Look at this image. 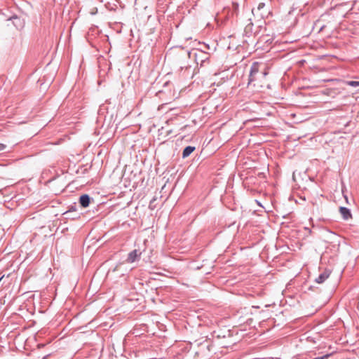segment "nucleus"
<instances>
[{
    "mask_svg": "<svg viewBox=\"0 0 359 359\" xmlns=\"http://www.w3.org/2000/svg\"><path fill=\"white\" fill-rule=\"evenodd\" d=\"M263 76L266 75V73H262Z\"/></svg>",
    "mask_w": 359,
    "mask_h": 359,
    "instance_id": "a211bd4d",
    "label": "nucleus"
},
{
    "mask_svg": "<svg viewBox=\"0 0 359 359\" xmlns=\"http://www.w3.org/2000/svg\"><path fill=\"white\" fill-rule=\"evenodd\" d=\"M194 150H195V147H194L187 146L183 150L182 157L183 158L188 157Z\"/></svg>",
    "mask_w": 359,
    "mask_h": 359,
    "instance_id": "1a4fd4ad",
    "label": "nucleus"
},
{
    "mask_svg": "<svg viewBox=\"0 0 359 359\" xmlns=\"http://www.w3.org/2000/svg\"><path fill=\"white\" fill-rule=\"evenodd\" d=\"M6 148V145L2 143H0V151H4Z\"/></svg>",
    "mask_w": 359,
    "mask_h": 359,
    "instance_id": "ddd939ff",
    "label": "nucleus"
},
{
    "mask_svg": "<svg viewBox=\"0 0 359 359\" xmlns=\"http://www.w3.org/2000/svg\"><path fill=\"white\" fill-rule=\"evenodd\" d=\"M347 84L350 86L357 87L359 86V81H347Z\"/></svg>",
    "mask_w": 359,
    "mask_h": 359,
    "instance_id": "9b49d317",
    "label": "nucleus"
},
{
    "mask_svg": "<svg viewBox=\"0 0 359 359\" xmlns=\"http://www.w3.org/2000/svg\"><path fill=\"white\" fill-rule=\"evenodd\" d=\"M264 8H265V4L262 2V3L259 4V5L256 9L255 8L252 9V13L255 16L257 15V17L262 19L266 16V15L267 13L266 11H264Z\"/></svg>",
    "mask_w": 359,
    "mask_h": 359,
    "instance_id": "7ed1b4c3",
    "label": "nucleus"
},
{
    "mask_svg": "<svg viewBox=\"0 0 359 359\" xmlns=\"http://www.w3.org/2000/svg\"><path fill=\"white\" fill-rule=\"evenodd\" d=\"M2 278H3V277L0 278V281L1 280Z\"/></svg>",
    "mask_w": 359,
    "mask_h": 359,
    "instance_id": "aec40b11",
    "label": "nucleus"
},
{
    "mask_svg": "<svg viewBox=\"0 0 359 359\" xmlns=\"http://www.w3.org/2000/svg\"><path fill=\"white\" fill-rule=\"evenodd\" d=\"M339 212L341 215L344 219L347 220L352 217V215L351 213V211L348 208L345 207H340L339 208Z\"/></svg>",
    "mask_w": 359,
    "mask_h": 359,
    "instance_id": "423d86ee",
    "label": "nucleus"
},
{
    "mask_svg": "<svg viewBox=\"0 0 359 359\" xmlns=\"http://www.w3.org/2000/svg\"><path fill=\"white\" fill-rule=\"evenodd\" d=\"M2 278H3V277L0 278V281L1 280Z\"/></svg>",
    "mask_w": 359,
    "mask_h": 359,
    "instance_id": "6ab92c4d",
    "label": "nucleus"
},
{
    "mask_svg": "<svg viewBox=\"0 0 359 359\" xmlns=\"http://www.w3.org/2000/svg\"><path fill=\"white\" fill-rule=\"evenodd\" d=\"M259 72V64L258 62H253L249 74L248 85L255 81L257 79V75Z\"/></svg>",
    "mask_w": 359,
    "mask_h": 359,
    "instance_id": "f257e3e1",
    "label": "nucleus"
},
{
    "mask_svg": "<svg viewBox=\"0 0 359 359\" xmlns=\"http://www.w3.org/2000/svg\"><path fill=\"white\" fill-rule=\"evenodd\" d=\"M238 7H239V5L238 3H233L232 4V8H233V10L234 12H237V11L238 10Z\"/></svg>",
    "mask_w": 359,
    "mask_h": 359,
    "instance_id": "f8f14e48",
    "label": "nucleus"
},
{
    "mask_svg": "<svg viewBox=\"0 0 359 359\" xmlns=\"http://www.w3.org/2000/svg\"><path fill=\"white\" fill-rule=\"evenodd\" d=\"M142 252L139 250H133L128 254L126 261L128 263H133L140 258Z\"/></svg>",
    "mask_w": 359,
    "mask_h": 359,
    "instance_id": "20e7f679",
    "label": "nucleus"
},
{
    "mask_svg": "<svg viewBox=\"0 0 359 359\" xmlns=\"http://www.w3.org/2000/svg\"><path fill=\"white\" fill-rule=\"evenodd\" d=\"M304 229H305L306 231H308L309 233H311V230L309 228H308V227H305V228H304Z\"/></svg>",
    "mask_w": 359,
    "mask_h": 359,
    "instance_id": "2eb2a0df",
    "label": "nucleus"
},
{
    "mask_svg": "<svg viewBox=\"0 0 359 359\" xmlns=\"http://www.w3.org/2000/svg\"><path fill=\"white\" fill-rule=\"evenodd\" d=\"M11 20L18 29H21L24 26V21L17 16L12 17Z\"/></svg>",
    "mask_w": 359,
    "mask_h": 359,
    "instance_id": "6e6552de",
    "label": "nucleus"
},
{
    "mask_svg": "<svg viewBox=\"0 0 359 359\" xmlns=\"http://www.w3.org/2000/svg\"><path fill=\"white\" fill-rule=\"evenodd\" d=\"M165 104H167V103L162 104L161 107H158V109L163 108Z\"/></svg>",
    "mask_w": 359,
    "mask_h": 359,
    "instance_id": "dca6fc26",
    "label": "nucleus"
},
{
    "mask_svg": "<svg viewBox=\"0 0 359 359\" xmlns=\"http://www.w3.org/2000/svg\"><path fill=\"white\" fill-rule=\"evenodd\" d=\"M204 46V48H201L202 50H205V51L206 52V50H210V46L208 44H203Z\"/></svg>",
    "mask_w": 359,
    "mask_h": 359,
    "instance_id": "4468645a",
    "label": "nucleus"
},
{
    "mask_svg": "<svg viewBox=\"0 0 359 359\" xmlns=\"http://www.w3.org/2000/svg\"><path fill=\"white\" fill-rule=\"evenodd\" d=\"M250 21H251V20L250 19L249 20ZM252 27H253V24L252 22H250V23H248L245 27V32L247 35H250L252 32Z\"/></svg>",
    "mask_w": 359,
    "mask_h": 359,
    "instance_id": "9d476101",
    "label": "nucleus"
},
{
    "mask_svg": "<svg viewBox=\"0 0 359 359\" xmlns=\"http://www.w3.org/2000/svg\"><path fill=\"white\" fill-rule=\"evenodd\" d=\"M196 50L198 53H195L196 61L197 64H198L199 60H200L201 66H203L204 64L207 61H208V59H209L208 53L207 52H205V50H202V49H199V48H197Z\"/></svg>",
    "mask_w": 359,
    "mask_h": 359,
    "instance_id": "f03ea898",
    "label": "nucleus"
},
{
    "mask_svg": "<svg viewBox=\"0 0 359 359\" xmlns=\"http://www.w3.org/2000/svg\"><path fill=\"white\" fill-rule=\"evenodd\" d=\"M90 198L88 194L81 196L79 199L80 204L83 208H87L90 204Z\"/></svg>",
    "mask_w": 359,
    "mask_h": 359,
    "instance_id": "0eeeda50",
    "label": "nucleus"
},
{
    "mask_svg": "<svg viewBox=\"0 0 359 359\" xmlns=\"http://www.w3.org/2000/svg\"><path fill=\"white\" fill-rule=\"evenodd\" d=\"M330 275V271L329 270H325L316 278V282L319 284L323 283L329 278Z\"/></svg>",
    "mask_w": 359,
    "mask_h": 359,
    "instance_id": "39448f33",
    "label": "nucleus"
},
{
    "mask_svg": "<svg viewBox=\"0 0 359 359\" xmlns=\"http://www.w3.org/2000/svg\"><path fill=\"white\" fill-rule=\"evenodd\" d=\"M163 93V91H159V92H158V94H159L160 95H162Z\"/></svg>",
    "mask_w": 359,
    "mask_h": 359,
    "instance_id": "f3484780",
    "label": "nucleus"
}]
</instances>
